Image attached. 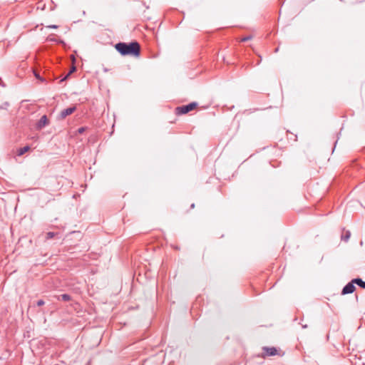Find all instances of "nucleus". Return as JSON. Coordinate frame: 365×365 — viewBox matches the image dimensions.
<instances>
[{
    "label": "nucleus",
    "mask_w": 365,
    "mask_h": 365,
    "mask_svg": "<svg viewBox=\"0 0 365 365\" xmlns=\"http://www.w3.org/2000/svg\"><path fill=\"white\" fill-rule=\"evenodd\" d=\"M115 49L122 55H130L138 56L140 52V47L138 42H132L130 43H116Z\"/></svg>",
    "instance_id": "nucleus-1"
},
{
    "label": "nucleus",
    "mask_w": 365,
    "mask_h": 365,
    "mask_svg": "<svg viewBox=\"0 0 365 365\" xmlns=\"http://www.w3.org/2000/svg\"><path fill=\"white\" fill-rule=\"evenodd\" d=\"M197 106L196 103H191L186 106H179L176 108V113L181 115L185 114L191 110H192Z\"/></svg>",
    "instance_id": "nucleus-2"
},
{
    "label": "nucleus",
    "mask_w": 365,
    "mask_h": 365,
    "mask_svg": "<svg viewBox=\"0 0 365 365\" xmlns=\"http://www.w3.org/2000/svg\"><path fill=\"white\" fill-rule=\"evenodd\" d=\"M354 283H353V280L350 282H349L345 287L343 288L341 291L342 294H347L353 293L355 290V286L354 285Z\"/></svg>",
    "instance_id": "nucleus-3"
},
{
    "label": "nucleus",
    "mask_w": 365,
    "mask_h": 365,
    "mask_svg": "<svg viewBox=\"0 0 365 365\" xmlns=\"http://www.w3.org/2000/svg\"><path fill=\"white\" fill-rule=\"evenodd\" d=\"M48 124V120L46 115H43L36 123V129L41 130L43 128Z\"/></svg>",
    "instance_id": "nucleus-4"
},
{
    "label": "nucleus",
    "mask_w": 365,
    "mask_h": 365,
    "mask_svg": "<svg viewBox=\"0 0 365 365\" xmlns=\"http://www.w3.org/2000/svg\"><path fill=\"white\" fill-rule=\"evenodd\" d=\"M75 110H76V107L75 106L70 107V108H68L66 109H64L60 113L61 118H65L68 115L72 114Z\"/></svg>",
    "instance_id": "nucleus-5"
},
{
    "label": "nucleus",
    "mask_w": 365,
    "mask_h": 365,
    "mask_svg": "<svg viewBox=\"0 0 365 365\" xmlns=\"http://www.w3.org/2000/svg\"><path fill=\"white\" fill-rule=\"evenodd\" d=\"M265 356H275L277 354V350L274 347H263Z\"/></svg>",
    "instance_id": "nucleus-6"
},
{
    "label": "nucleus",
    "mask_w": 365,
    "mask_h": 365,
    "mask_svg": "<svg viewBox=\"0 0 365 365\" xmlns=\"http://www.w3.org/2000/svg\"><path fill=\"white\" fill-rule=\"evenodd\" d=\"M353 283L356 284L358 286L363 289H365V282L360 278L354 279Z\"/></svg>",
    "instance_id": "nucleus-7"
},
{
    "label": "nucleus",
    "mask_w": 365,
    "mask_h": 365,
    "mask_svg": "<svg viewBox=\"0 0 365 365\" xmlns=\"http://www.w3.org/2000/svg\"><path fill=\"white\" fill-rule=\"evenodd\" d=\"M30 149V147L29 146H24L21 148H20L18 151V155H24L26 152L29 151Z\"/></svg>",
    "instance_id": "nucleus-8"
},
{
    "label": "nucleus",
    "mask_w": 365,
    "mask_h": 365,
    "mask_svg": "<svg viewBox=\"0 0 365 365\" xmlns=\"http://www.w3.org/2000/svg\"><path fill=\"white\" fill-rule=\"evenodd\" d=\"M59 299H61L63 301H65V302H68L71 299V296L67 294H61L59 298Z\"/></svg>",
    "instance_id": "nucleus-9"
},
{
    "label": "nucleus",
    "mask_w": 365,
    "mask_h": 365,
    "mask_svg": "<svg viewBox=\"0 0 365 365\" xmlns=\"http://www.w3.org/2000/svg\"><path fill=\"white\" fill-rule=\"evenodd\" d=\"M350 236H351V232L349 231H346L345 235L341 236V240L345 242H347L349 240V239L350 238Z\"/></svg>",
    "instance_id": "nucleus-10"
},
{
    "label": "nucleus",
    "mask_w": 365,
    "mask_h": 365,
    "mask_svg": "<svg viewBox=\"0 0 365 365\" xmlns=\"http://www.w3.org/2000/svg\"><path fill=\"white\" fill-rule=\"evenodd\" d=\"M76 71V67L75 66H73L71 70L61 79V81H63L65 80H66L69 76L73 72Z\"/></svg>",
    "instance_id": "nucleus-11"
},
{
    "label": "nucleus",
    "mask_w": 365,
    "mask_h": 365,
    "mask_svg": "<svg viewBox=\"0 0 365 365\" xmlns=\"http://www.w3.org/2000/svg\"><path fill=\"white\" fill-rule=\"evenodd\" d=\"M55 236V233L53 232H48L47 234H46V240H50L51 238H53V237Z\"/></svg>",
    "instance_id": "nucleus-12"
},
{
    "label": "nucleus",
    "mask_w": 365,
    "mask_h": 365,
    "mask_svg": "<svg viewBox=\"0 0 365 365\" xmlns=\"http://www.w3.org/2000/svg\"><path fill=\"white\" fill-rule=\"evenodd\" d=\"M252 38V36H246V37H244L241 39V41L242 42H245L247 41H249Z\"/></svg>",
    "instance_id": "nucleus-13"
},
{
    "label": "nucleus",
    "mask_w": 365,
    "mask_h": 365,
    "mask_svg": "<svg viewBox=\"0 0 365 365\" xmlns=\"http://www.w3.org/2000/svg\"><path fill=\"white\" fill-rule=\"evenodd\" d=\"M44 304H45V302L43 299H39L36 303L37 306H39V307L43 306Z\"/></svg>",
    "instance_id": "nucleus-14"
},
{
    "label": "nucleus",
    "mask_w": 365,
    "mask_h": 365,
    "mask_svg": "<svg viewBox=\"0 0 365 365\" xmlns=\"http://www.w3.org/2000/svg\"><path fill=\"white\" fill-rule=\"evenodd\" d=\"M86 130V128L85 127H81V128H79L78 129V133L81 134L83 133L84 131Z\"/></svg>",
    "instance_id": "nucleus-15"
},
{
    "label": "nucleus",
    "mask_w": 365,
    "mask_h": 365,
    "mask_svg": "<svg viewBox=\"0 0 365 365\" xmlns=\"http://www.w3.org/2000/svg\"><path fill=\"white\" fill-rule=\"evenodd\" d=\"M47 28H49V29H57L58 28V26L57 25H54V24H52V25H48L46 26Z\"/></svg>",
    "instance_id": "nucleus-16"
},
{
    "label": "nucleus",
    "mask_w": 365,
    "mask_h": 365,
    "mask_svg": "<svg viewBox=\"0 0 365 365\" xmlns=\"http://www.w3.org/2000/svg\"><path fill=\"white\" fill-rule=\"evenodd\" d=\"M35 76H36V78H39L38 74L35 73Z\"/></svg>",
    "instance_id": "nucleus-17"
},
{
    "label": "nucleus",
    "mask_w": 365,
    "mask_h": 365,
    "mask_svg": "<svg viewBox=\"0 0 365 365\" xmlns=\"http://www.w3.org/2000/svg\"><path fill=\"white\" fill-rule=\"evenodd\" d=\"M195 207V205L192 204L191 207Z\"/></svg>",
    "instance_id": "nucleus-18"
}]
</instances>
